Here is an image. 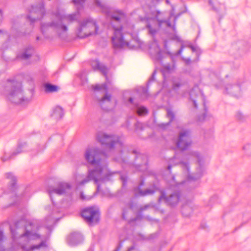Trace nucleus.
<instances>
[{
    "instance_id": "nucleus-22",
    "label": "nucleus",
    "mask_w": 251,
    "mask_h": 251,
    "mask_svg": "<svg viewBox=\"0 0 251 251\" xmlns=\"http://www.w3.org/2000/svg\"><path fill=\"white\" fill-rule=\"evenodd\" d=\"M194 205L191 201H189L182 205L181 212L182 214L186 216H189L193 211Z\"/></svg>"
},
{
    "instance_id": "nucleus-31",
    "label": "nucleus",
    "mask_w": 251,
    "mask_h": 251,
    "mask_svg": "<svg viewBox=\"0 0 251 251\" xmlns=\"http://www.w3.org/2000/svg\"><path fill=\"white\" fill-rule=\"evenodd\" d=\"M5 176L6 178L9 179L10 181L11 189H13L15 187V184H16V177L12 173H10L6 174Z\"/></svg>"
},
{
    "instance_id": "nucleus-62",
    "label": "nucleus",
    "mask_w": 251,
    "mask_h": 251,
    "mask_svg": "<svg viewBox=\"0 0 251 251\" xmlns=\"http://www.w3.org/2000/svg\"><path fill=\"white\" fill-rule=\"evenodd\" d=\"M178 164V163H176L175 164V165H177V164Z\"/></svg>"
},
{
    "instance_id": "nucleus-54",
    "label": "nucleus",
    "mask_w": 251,
    "mask_h": 251,
    "mask_svg": "<svg viewBox=\"0 0 251 251\" xmlns=\"http://www.w3.org/2000/svg\"><path fill=\"white\" fill-rule=\"evenodd\" d=\"M172 166H172V165H169V166H168V170L170 171V170H171V168L172 167Z\"/></svg>"
},
{
    "instance_id": "nucleus-33",
    "label": "nucleus",
    "mask_w": 251,
    "mask_h": 251,
    "mask_svg": "<svg viewBox=\"0 0 251 251\" xmlns=\"http://www.w3.org/2000/svg\"><path fill=\"white\" fill-rule=\"evenodd\" d=\"M242 151L246 155L251 156V143L245 144L242 147Z\"/></svg>"
},
{
    "instance_id": "nucleus-13",
    "label": "nucleus",
    "mask_w": 251,
    "mask_h": 251,
    "mask_svg": "<svg viewBox=\"0 0 251 251\" xmlns=\"http://www.w3.org/2000/svg\"><path fill=\"white\" fill-rule=\"evenodd\" d=\"M45 4L42 1L39 5H32L29 11L27 19L33 23L36 20H41L45 15Z\"/></svg>"
},
{
    "instance_id": "nucleus-64",
    "label": "nucleus",
    "mask_w": 251,
    "mask_h": 251,
    "mask_svg": "<svg viewBox=\"0 0 251 251\" xmlns=\"http://www.w3.org/2000/svg\"><path fill=\"white\" fill-rule=\"evenodd\" d=\"M156 0V1H159V0Z\"/></svg>"
},
{
    "instance_id": "nucleus-57",
    "label": "nucleus",
    "mask_w": 251,
    "mask_h": 251,
    "mask_svg": "<svg viewBox=\"0 0 251 251\" xmlns=\"http://www.w3.org/2000/svg\"><path fill=\"white\" fill-rule=\"evenodd\" d=\"M99 187H100V186L99 185H98V186H97V190H98L99 189Z\"/></svg>"
},
{
    "instance_id": "nucleus-61",
    "label": "nucleus",
    "mask_w": 251,
    "mask_h": 251,
    "mask_svg": "<svg viewBox=\"0 0 251 251\" xmlns=\"http://www.w3.org/2000/svg\"><path fill=\"white\" fill-rule=\"evenodd\" d=\"M173 29H174V30H175V26H174V25L173 26Z\"/></svg>"
},
{
    "instance_id": "nucleus-25",
    "label": "nucleus",
    "mask_w": 251,
    "mask_h": 251,
    "mask_svg": "<svg viewBox=\"0 0 251 251\" xmlns=\"http://www.w3.org/2000/svg\"><path fill=\"white\" fill-rule=\"evenodd\" d=\"M64 115L63 109L60 106L55 107L52 112L51 116L56 120L60 119Z\"/></svg>"
},
{
    "instance_id": "nucleus-4",
    "label": "nucleus",
    "mask_w": 251,
    "mask_h": 251,
    "mask_svg": "<svg viewBox=\"0 0 251 251\" xmlns=\"http://www.w3.org/2000/svg\"><path fill=\"white\" fill-rule=\"evenodd\" d=\"M97 140L102 145L110 150L116 149L118 154L115 158V160L120 163H125L126 158L127 156L129 151L127 147L123 144L121 139L115 136L108 135L103 132H100L97 134Z\"/></svg>"
},
{
    "instance_id": "nucleus-36",
    "label": "nucleus",
    "mask_w": 251,
    "mask_h": 251,
    "mask_svg": "<svg viewBox=\"0 0 251 251\" xmlns=\"http://www.w3.org/2000/svg\"><path fill=\"white\" fill-rule=\"evenodd\" d=\"M92 88L94 91H98L101 90L107 91V85L105 83L102 84L94 85L92 86Z\"/></svg>"
},
{
    "instance_id": "nucleus-27",
    "label": "nucleus",
    "mask_w": 251,
    "mask_h": 251,
    "mask_svg": "<svg viewBox=\"0 0 251 251\" xmlns=\"http://www.w3.org/2000/svg\"><path fill=\"white\" fill-rule=\"evenodd\" d=\"M26 146V144L24 143L23 144L19 145L18 147L17 148L16 151L12 153L11 155L9 157V158H6L3 157L2 158V160L3 162L6 161V160L10 159L11 158H12L14 156L16 155L17 154H18L24 151H22V149L24 148Z\"/></svg>"
},
{
    "instance_id": "nucleus-8",
    "label": "nucleus",
    "mask_w": 251,
    "mask_h": 251,
    "mask_svg": "<svg viewBox=\"0 0 251 251\" xmlns=\"http://www.w3.org/2000/svg\"><path fill=\"white\" fill-rule=\"evenodd\" d=\"M113 28L114 33L112 41L114 47L117 48L126 47L129 49H133L134 46L131 44L133 41L128 42L124 40L122 33V27L120 25L118 27L113 25Z\"/></svg>"
},
{
    "instance_id": "nucleus-48",
    "label": "nucleus",
    "mask_w": 251,
    "mask_h": 251,
    "mask_svg": "<svg viewBox=\"0 0 251 251\" xmlns=\"http://www.w3.org/2000/svg\"><path fill=\"white\" fill-rule=\"evenodd\" d=\"M3 18L2 11L0 9V23L1 22Z\"/></svg>"
},
{
    "instance_id": "nucleus-52",
    "label": "nucleus",
    "mask_w": 251,
    "mask_h": 251,
    "mask_svg": "<svg viewBox=\"0 0 251 251\" xmlns=\"http://www.w3.org/2000/svg\"><path fill=\"white\" fill-rule=\"evenodd\" d=\"M185 62L187 64H189L191 62V60L190 59H187L185 60Z\"/></svg>"
},
{
    "instance_id": "nucleus-51",
    "label": "nucleus",
    "mask_w": 251,
    "mask_h": 251,
    "mask_svg": "<svg viewBox=\"0 0 251 251\" xmlns=\"http://www.w3.org/2000/svg\"><path fill=\"white\" fill-rule=\"evenodd\" d=\"M135 247L134 246L130 247L127 251H132V250H134Z\"/></svg>"
},
{
    "instance_id": "nucleus-55",
    "label": "nucleus",
    "mask_w": 251,
    "mask_h": 251,
    "mask_svg": "<svg viewBox=\"0 0 251 251\" xmlns=\"http://www.w3.org/2000/svg\"><path fill=\"white\" fill-rule=\"evenodd\" d=\"M166 2L167 3V4H169L170 3V1L169 0H166Z\"/></svg>"
},
{
    "instance_id": "nucleus-21",
    "label": "nucleus",
    "mask_w": 251,
    "mask_h": 251,
    "mask_svg": "<svg viewBox=\"0 0 251 251\" xmlns=\"http://www.w3.org/2000/svg\"><path fill=\"white\" fill-rule=\"evenodd\" d=\"M91 65L94 70H99L103 75L106 76L108 73L107 68L98 60H93L91 63Z\"/></svg>"
},
{
    "instance_id": "nucleus-10",
    "label": "nucleus",
    "mask_w": 251,
    "mask_h": 251,
    "mask_svg": "<svg viewBox=\"0 0 251 251\" xmlns=\"http://www.w3.org/2000/svg\"><path fill=\"white\" fill-rule=\"evenodd\" d=\"M81 216L88 224L94 226L99 222L100 213L96 207H89L82 211Z\"/></svg>"
},
{
    "instance_id": "nucleus-58",
    "label": "nucleus",
    "mask_w": 251,
    "mask_h": 251,
    "mask_svg": "<svg viewBox=\"0 0 251 251\" xmlns=\"http://www.w3.org/2000/svg\"><path fill=\"white\" fill-rule=\"evenodd\" d=\"M46 209L47 210H49V208L48 207H47L46 208Z\"/></svg>"
},
{
    "instance_id": "nucleus-14",
    "label": "nucleus",
    "mask_w": 251,
    "mask_h": 251,
    "mask_svg": "<svg viewBox=\"0 0 251 251\" xmlns=\"http://www.w3.org/2000/svg\"><path fill=\"white\" fill-rule=\"evenodd\" d=\"M181 194L180 192L177 191L166 196L164 193H162L159 200H164V201L171 206H176L180 200Z\"/></svg>"
},
{
    "instance_id": "nucleus-47",
    "label": "nucleus",
    "mask_w": 251,
    "mask_h": 251,
    "mask_svg": "<svg viewBox=\"0 0 251 251\" xmlns=\"http://www.w3.org/2000/svg\"><path fill=\"white\" fill-rule=\"evenodd\" d=\"M135 126H136V128H140V127L141 128L142 124L139 123H137L135 125Z\"/></svg>"
},
{
    "instance_id": "nucleus-59",
    "label": "nucleus",
    "mask_w": 251,
    "mask_h": 251,
    "mask_svg": "<svg viewBox=\"0 0 251 251\" xmlns=\"http://www.w3.org/2000/svg\"><path fill=\"white\" fill-rule=\"evenodd\" d=\"M204 117H205V114H203V118H202V119H203L204 118Z\"/></svg>"
},
{
    "instance_id": "nucleus-15",
    "label": "nucleus",
    "mask_w": 251,
    "mask_h": 251,
    "mask_svg": "<svg viewBox=\"0 0 251 251\" xmlns=\"http://www.w3.org/2000/svg\"><path fill=\"white\" fill-rule=\"evenodd\" d=\"M144 185V180H141L139 185L133 188V191L135 196L145 197L148 195H153L155 190L154 188H147L144 190L142 189V187Z\"/></svg>"
},
{
    "instance_id": "nucleus-63",
    "label": "nucleus",
    "mask_w": 251,
    "mask_h": 251,
    "mask_svg": "<svg viewBox=\"0 0 251 251\" xmlns=\"http://www.w3.org/2000/svg\"><path fill=\"white\" fill-rule=\"evenodd\" d=\"M177 17H176L175 18V21L176 20Z\"/></svg>"
},
{
    "instance_id": "nucleus-17",
    "label": "nucleus",
    "mask_w": 251,
    "mask_h": 251,
    "mask_svg": "<svg viewBox=\"0 0 251 251\" xmlns=\"http://www.w3.org/2000/svg\"><path fill=\"white\" fill-rule=\"evenodd\" d=\"M150 52L152 57L157 60L161 61L162 58V51L158 45L156 40H154L150 48Z\"/></svg>"
},
{
    "instance_id": "nucleus-12",
    "label": "nucleus",
    "mask_w": 251,
    "mask_h": 251,
    "mask_svg": "<svg viewBox=\"0 0 251 251\" xmlns=\"http://www.w3.org/2000/svg\"><path fill=\"white\" fill-rule=\"evenodd\" d=\"M71 189V185L68 183L59 182L56 186H50L47 189L52 204H54L53 198L55 195L60 196L67 193Z\"/></svg>"
},
{
    "instance_id": "nucleus-18",
    "label": "nucleus",
    "mask_w": 251,
    "mask_h": 251,
    "mask_svg": "<svg viewBox=\"0 0 251 251\" xmlns=\"http://www.w3.org/2000/svg\"><path fill=\"white\" fill-rule=\"evenodd\" d=\"M82 240V236L80 233L73 232L68 236L67 242L69 245L73 246L80 243Z\"/></svg>"
},
{
    "instance_id": "nucleus-34",
    "label": "nucleus",
    "mask_w": 251,
    "mask_h": 251,
    "mask_svg": "<svg viewBox=\"0 0 251 251\" xmlns=\"http://www.w3.org/2000/svg\"><path fill=\"white\" fill-rule=\"evenodd\" d=\"M151 22L152 24L155 23V25H156V23L154 20L151 21ZM147 27L149 29V33L152 36H154L156 33V29L155 28L153 27V24H151L150 23H148L147 25Z\"/></svg>"
},
{
    "instance_id": "nucleus-26",
    "label": "nucleus",
    "mask_w": 251,
    "mask_h": 251,
    "mask_svg": "<svg viewBox=\"0 0 251 251\" xmlns=\"http://www.w3.org/2000/svg\"><path fill=\"white\" fill-rule=\"evenodd\" d=\"M111 17L112 20L118 23L125 18L124 13L119 11L113 12Z\"/></svg>"
},
{
    "instance_id": "nucleus-30",
    "label": "nucleus",
    "mask_w": 251,
    "mask_h": 251,
    "mask_svg": "<svg viewBox=\"0 0 251 251\" xmlns=\"http://www.w3.org/2000/svg\"><path fill=\"white\" fill-rule=\"evenodd\" d=\"M184 84V82L180 78H175L173 81V88L174 90H176Z\"/></svg>"
},
{
    "instance_id": "nucleus-60",
    "label": "nucleus",
    "mask_w": 251,
    "mask_h": 251,
    "mask_svg": "<svg viewBox=\"0 0 251 251\" xmlns=\"http://www.w3.org/2000/svg\"><path fill=\"white\" fill-rule=\"evenodd\" d=\"M199 121H201L202 120L201 119V118L200 117L199 118Z\"/></svg>"
},
{
    "instance_id": "nucleus-45",
    "label": "nucleus",
    "mask_w": 251,
    "mask_h": 251,
    "mask_svg": "<svg viewBox=\"0 0 251 251\" xmlns=\"http://www.w3.org/2000/svg\"><path fill=\"white\" fill-rule=\"evenodd\" d=\"M4 31L2 30H0V40L4 38Z\"/></svg>"
},
{
    "instance_id": "nucleus-56",
    "label": "nucleus",
    "mask_w": 251,
    "mask_h": 251,
    "mask_svg": "<svg viewBox=\"0 0 251 251\" xmlns=\"http://www.w3.org/2000/svg\"><path fill=\"white\" fill-rule=\"evenodd\" d=\"M176 159V156H175V157L172 159V160H175Z\"/></svg>"
},
{
    "instance_id": "nucleus-49",
    "label": "nucleus",
    "mask_w": 251,
    "mask_h": 251,
    "mask_svg": "<svg viewBox=\"0 0 251 251\" xmlns=\"http://www.w3.org/2000/svg\"><path fill=\"white\" fill-rule=\"evenodd\" d=\"M155 74V72H154L153 73V74H152V75L151 76V77L150 78V81H152L154 79V76Z\"/></svg>"
},
{
    "instance_id": "nucleus-53",
    "label": "nucleus",
    "mask_w": 251,
    "mask_h": 251,
    "mask_svg": "<svg viewBox=\"0 0 251 251\" xmlns=\"http://www.w3.org/2000/svg\"><path fill=\"white\" fill-rule=\"evenodd\" d=\"M133 99H132V98H129L128 101H129L130 103H133Z\"/></svg>"
},
{
    "instance_id": "nucleus-5",
    "label": "nucleus",
    "mask_w": 251,
    "mask_h": 251,
    "mask_svg": "<svg viewBox=\"0 0 251 251\" xmlns=\"http://www.w3.org/2000/svg\"><path fill=\"white\" fill-rule=\"evenodd\" d=\"M185 159L190 161L196 160L198 164V167L197 169V173L195 176H192L189 174V167L188 164L183 162H179V164L181 165V168L184 173L187 174V180L185 181H182L180 184L186 183L189 186H193V183L196 180L200 179L203 175L204 172V168L203 166L202 158L197 151H192L187 154Z\"/></svg>"
},
{
    "instance_id": "nucleus-39",
    "label": "nucleus",
    "mask_w": 251,
    "mask_h": 251,
    "mask_svg": "<svg viewBox=\"0 0 251 251\" xmlns=\"http://www.w3.org/2000/svg\"><path fill=\"white\" fill-rule=\"evenodd\" d=\"M121 179L122 181L123 186L125 187L126 185L127 177L126 175H122L121 176Z\"/></svg>"
},
{
    "instance_id": "nucleus-43",
    "label": "nucleus",
    "mask_w": 251,
    "mask_h": 251,
    "mask_svg": "<svg viewBox=\"0 0 251 251\" xmlns=\"http://www.w3.org/2000/svg\"><path fill=\"white\" fill-rule=\"evenodd\" d=\"M80 196L81 199L82 200H89L90 199V198H86L82 192H81Z\"/></svg>"
},
{
    "instance_id": "nucleus-7",
    "label": "nucleus",
    "mask_w": 251,
    "mask_h": 251,
    "mask_svg": "<svg viewBox=\"0 0 251 251\" xmlns=\"http://www.w3.org/2000/svg\"><path fill=\"white\" fill-rule=\"evenodd\" d=\"M99 27L95 21L88 18L84 20L80 24L78 29L77 36L80 38H84L94 33H97Z\"/></svg>"
},
{
    "instance_id": "nucleus-38",
    "label": "nucleus",
    "mask_w": 251,
    "mask_h": 251,
    "mask_svg": "<svg viewBox=\"0 0 251 251\" xmlns=\"http://www.w3.org/2000/svg\"><path fill=\"white\" fill-rule=\"evenodd\" d=\"M167 116L169 119V122L167 124L169 125L170 123L172 122L175 118V114L173 111L168 109L167 110Z\"/></svg>"
},
{
    "instance_id": "nucleus-24",
    "label": "nucleus",
    "mask_w": 251,
    "mask_h": 251,
    "mask_svg": "<svg viewBox=\"0 0 251 251\" xmlns=\"http://www.w3.org/2000/svg\"><path fill=\"white\" fill-rule=\"evenodd\" d=\"M111 96L110 94L106 93L104 97L101 99H99V102L101 108L105 110L108 111V108L105 106V103H110L111 101Z\"/></svg>"
},
{
    "instance_id": "nucleus-44",
    "label": "nucleus",
    "mask_w": 251,
    "mask_h": 251,
    "mask_svg": "<svg viewBox=\"0 0 251 251\" xmlns=\"http://www.w3.org/2000/svg\"><path fill=\"white\" fill-rule=\"evenodd\" d=\"M95 2L97 6H98L100 7H102V5L101 4L100 1L99 0H95Z\"/></svg>"
},
{
    "instance_id": "nucleus-32",
    "label": "nucleus",
    "mask_w": 251,
    "mask_h": 251,
    "mask_svg": "<svg viewBox=\"0 0 251 251\" xmlns=\"http://www.w3.org/2000/svg\"><path fill=\"white\" fill-rule=\"evenodd\" d=\"M160 14V12L159 11H157V14L156 15V16H155V18L156 19L157 22H158V25L159 26H161V25L163 24V23H165L166 24V25H167V26L168 27H171L172 25H171V24L170 22V20H161L159 19V15Z\"/></svg>"
},
{
    "instance_id": "nucleus-2",
    "label": "nucleus",
    "mask_w": 251,
    "mask_h": 251,
    "mask_svg": "<svg viewBox=\"0 0 251 251\" xmlns=\"http://www.w3.org/2000/svg\"><path fill=\"white\" fill-rule=\"evenodd\" d=\"M86 0H73L76 6L77 11L67 15H62L58 9L48 13L49 21L41 25V30L43 34L50 32H55L59 37H62L67 33V25L76 21L79 18L78 10L82 7Z\"/></svg>"
},
{
    "instance_id": "nucleus-23",
    "label": "nucleus",
    "mask_w": 251,
    "mask_h": 251,
    "mask_svg": "<svg viewBox=\"0 0 251 251\" xmlns=\"http://www.w3.org/2000/svg\"><path fill=\"white\" fill-rule=\"evenodd\" d=\"M33 52L34 49L32 47H28V48L26 49L23 52L18 54L17 57L18 59L26 60L31 56Z\"/></svg>"
},
{
    "instance_id": "nucleus-19",
    "label": "nucleus",
    "mask_w": 251,
    "mask_h": 251,
    "mask_svg": "<svg viewBox=\"0 0 251 251\" xmlns=\"http://www.w3.org/2000/svg\"><path fill=\"white\" fill-rule=\"evenodd\" d=\"M225 89L227 94L235 97H238L240 95L241 89L239 84L234 85L228 84L226 86Z\"/></svg>"
},
{
    "instance_id": "nucleus-3",
    "label": "nucleus",
    "mask_w": 251,
    "mask_h": 251,
    "mask_svg": "<svg viewBox=\"0 0 251 251\" xmlns=\"http://www.w3.org/2000/svg\"><path fill=\"white\" fill-rule=\"evenodd\" d=\"M84 156L87 162L95 166V169L89 171L87 177L79 182L80 185H83L91 180H94L97 183L107 178L106 173H104L107 166V156L104 153L96 148H88L85 151Z\"/></svg>"
},
{
    "instance_id": "nucleus-6",
    "label": "nucleus",
    "mask_w": 251,
    "mask_h": 251,
    "mask_svg": "<svg viewBox=\"0 0 251 251\" xmlns=\"http://www.w3.org/2000/svg\"><path fill=\"white\" fill-rule=\"evenodd\" d=\"M5 91L8 100L12 103L25 104L31 100L32 97L24 96L22 89V83L15 79H8L5 84Z\"/></svg>"
},
{
    "instance_id": "nucleus-35",
    "label": "nucleus",
    "mask_w": 251,
    "mask_h": 251,
    "mask_svg": "<svg viewBox=\"0 0 251 251\" xmlns=\"http://www.w3.org/2000/svg\"><path fill=\"white\" fill-rule=\"evenodd\" d=\"M209 3L210 5L212 6V9L213 10L218 12V8L221 4L218 2L217 0H209Z\"/></svg>"
},
{
    "instance_id": "nucleus-16",
    "label": "nucleus",
    "mask_w": 251,
    "mask_h": 251,
    "mask_svg": "<svg viewBox=\"0 0 251 251\" xmlns=\"http://www.w3.org/2000/svg\"><path fill=\"white\" fill-rule=\"evenodd\" d=\"M132 152L136 156L135 161L137 169L140 171H144L147 169L148 158L146 155L137 153L136 151H132Z\"/></svg>"
},
{
    "instance_id": "nucleus-9",
    "label": "nucleus",
    "mask_w": 251,
    "mask_h": 251,
    "mask_svg": "<svg viewBox=\"0 0 251 251\" xmlns=\"http://www.w3.org/2000/svg\"><path fill=\"white\" fill-rule=\"evenodd\" d=\"M189 102L191 103L194 108H198V105L202 104L205 111L207 109L205 105V99L203 93L198 86H194L189 93Z\"/></svg>"
},
{
    "instance_id": "nucleus-42",
    "label": "nucleus",
    "mask_w": 251,
    "mask_h": 251,
    "mask_svg": "<svg viewBox=\"0 0 251 251\" xmlns=\"http://www.w3.org/2000/svg\"><path fill=\"white\" fill-rule=\"evenodd\" d=\"M164 69L166 72H170L173 69V67L168 65H166L164 66Z\"/></svg>"
},
{
    "instance_id": "nucleus-41",
    "label": "nucleus",
    "mask_w": 251,
    "mask_h": 251,
    "mask_svg": "<svg viewBox=\"0 0 251 251\" xmlns=\"http://www.w3.org/2000/svg\"><path fill=\"white\" fill-rule=\"evenodd\" d=\"M236 117L237 119L239 121H243L245 119L244 116L241 113L238 112L236 115Z\"/></svg>"
},
{
    "instance_id": "nucleus-28",
    "label": "nucleus",
    "mask_w": 251,
    "mask_h": 251,
    "mask_svg": "<svg viewBox=\"0 0 251 251\" xmlns=\"http://www.w3.org/2000/svg\"><path fill=\"white\" fill-rule=\"evenodd\" d=\"M25 80L26 82L29 84L30 86L29 88V93L30 95L33 97V94H34V82L32 78L29 75H27L25 77Z\"/></svg>"
},
{
    "instance_id": "nucleus-20",
    "label": "nucleus",
    "mask_w": 251,
    "mask_h": 251,
    "mask_svg": "<svg viewBox=\"0 0 251 251\" xmlns=\"http://www.w3.org/2000/svg\"><path fill=\"white\" fill-rule=\"evenodd\" d=\"M133 206L134 203L132 202H130L126 205L125 208L123 209L122 213V217L123 219L128 220L129 222H134L137 220V218L128 219L129 215L132 212Z\"/></svg>"
},
{
    "instance_id": "nucleus-50",
    "label": "nucleus",
    "mask_w": 251,
    "mask_h": 251,
    "mask_svg": "<svg viewBox=\"0 0 251 251\" xmlns=\"http://www.w3.org/2000/svg\"><path fill=\"white\" fill-rule=\"evenodd\" d=\"M190 47L193 52L196 51V49L195 47L191 46Z\"/></svg>"
},
{
    "instance_id": "nucleus-37",
    "label": "nucleus",
    "mask_w": 251,
    "mask_h": 251,
    "mask_svg": "<svg viewBox=\"0 0 251 251\" xmlns=\"http://www.w3.org/2000/svg\"><path fill=\"white\" fill-rule=\"evenodd\" d=\"M137 112L139 116H143L147 114L148 110L144 107H140L138 108Z\"/></svg>"
},
{
    "instance_id": "nucleus-1",
    "label": "nucleus",
    "mask_w": 251,
    "mask_h": 251,
    "mask_svg": "<svg viewBox=\"0 0 251 251\" xmlns=\"http://www.w3.org/2000/svg\"><path fill=\"white\" fill-rule=\"evenodd\" d=\"M38 226L31 222L18 221L10 226L12 241L8 246L3 231L0 228V251H34L47 246L37 232Z\"/></svg>"
},
{
    "instance_id": "nucleus-29",
    "label": "nucleus",
    "mask_w": 251,
    "mask_h": 251,
    "mask_svg": "<svg viewBox=\"0 0 251 251\" xmlns=\"http://www.w3.org/2000/svg\"><path fill=\"white\" fill-rule=\"evenodd\" d=\"M45 91L47 92H55L58 90V87L56 85L50 83H46L45 85Z\"/></svg>"
},
{
    "instance_id": "nucleus-40",
    "label": "nucleus",
    "mask_w": 251,
    "mask_h": 251,
    "mask_svg": "<svg viewBox=\"0 0 251 251\" xmlns=\"http://www.w3.org/2000/svg\"><path fill=\"white\" fill-rule=\"evenodd\" d=\"M151 207V204H146L145 206H144L143 207L140 208V209H139V213H142L144 210H146L147 209H148Z\"/></svg>"
},
{
    "instance_id": "nucleus-11",
    "label": "nucleus",
    "mask_w": 251,
    "mask_h": 251,
    "mask_svg": "<svg viewBox=\"0 0 251 251\" xmlns=\"http://www.w3.org/2000/svg\"><path fill=\"white\" fill-rule=\"evenodd\" d=\"M192 143L191 131L188 129L181 130L176 143V147L181 151H184L188 149Z\"/></svg>"
},
{
    "instance_id": "nucleus-46",
    "label": "nucleus",
    "mask_w": 251,
    "mask_h": 251,
    "mask_svg": "<svg viewBox=\"0 0 251 251\" xmlns=\"http://www.w3.org/2000/svg\"><path fill=\"white\" fill-rule=\"evenodd\" d=\"M183 48H184L183 46H181L180 49L177 52V53H176L177 55H180L181 53V52L183 50Z\"/></svg>"
}]
</instances>
